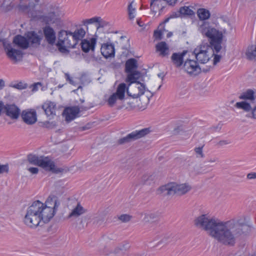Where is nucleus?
I'll return each mask as SVG.
<instances>
[{"mask_svg": "<svg viewBox=\"0 0 256 256\" xmlns=\"http://www.w3.org/2000/svg\"><path fill=\"white\" fill-rule=\"evenodd\" d=\"M164 1H166L169 5L173 6L176 2L178 0H151L150 4V8L154 14H156L158 11L159 12L158 16L160 14L163 9L164 8V6H162V4Z\"/></svg>", "mask_w": 256, "mask_h": 256, "instance_id": "obj_13", "label": "nucleus"}, {"mask_svg": "<svg viewBox=\"0 0 256 256\" xmlns=\"http://www.w3.org/2000/svg\"><path fill=\"white\" fill-rule=\"evenodd\" d=\"M14 88L18 90H24L26 89L28 87V84L26 83L22 82H19L17 84H16L12 86Z\"/></svg>", "mask_w": 256, "mask_h": 256, "instance_id": "obj_43", "label": "nucleus"}, {"mask_svg": "<svg viewBox=\"0 0 256 256\" xmlns=\"http://www.w3.org/2000/svg\"><path fill=\"white\" fill-rule=\"evenodd\" d=\"M162 32L161 30H156L154 32V36L156 39L160 40L162 39Z\"/></svg>", "mask_w": 256, "mask_h": 256, "instance_id": "obj_48", "label": "nucleus"}, {"mask_svg": "<svg viewBox=\"0 0 256 256\" xmlns=\"http://www.w3.org/2000/svg\"><path fill=\"white\" fill-rule=\"evenodd\" d=\"M156 218V216L154 214H146L145 215L144 220L146 222H148L154 220Z\"/></svg>", "mask_w": 256, "mask_h": 256, "instance_id": "obj_46", "label": "nucleus"}, {"mask_svg": "<svg viewBox=\"0 0 256 256\" xmlns=\"http://www.w3.org/2000/svg\"><path fill=\"white\" fill-rule=\"evenodd\" d=\"M134 1L132 2L128 6V16L130 20H132L135 17L134 13L136 12V8H133L132 4Z\"/></svg>", "mask_w": 256, "mask_h": 256, "instance_id": "obj_38", "label": "nucleus"}, {"mask_svg": "<svg viewBox=\"0 0 256 256\" xmlns=\"http://www.w3.org/2000/svg\"><path fill=\"white\" fill-rule=\"evenodd\" d=\"M28 170L32 174H36L38 172V169L37 168L31 167L28 168Z\"/></svg>", "mask_w": 256, "mask_h": 256, "instance_id": "obj_54", "label": "nucleus"}, {"mask_svg": "<svg viewBox=\"0 0 256 256\" xmlns=\"http://www.w3.org/2000/svg\"><path fill=\"white\" fill-rule=\"evenodd\" d=\"M235 106L238 108L242 109L246 112H251L250 114L246 115L247 117L256 119V104H251L247 101L237 102Z\"/></svg>", "mask_w": 256, "mask_h": 256, "instance_id": "obj_11", "label": "nucleus"}, {"mask_svg": "<svg viewBox=\"0 0 256 256\" xmlns=\"http://www.w3.org/2000/svg\"><path fill=\"white\" fill-rule=\"evenodd\" d=\"M186 50H184L181 53L174 52L172 56V60L176 67H180L183 64L184 57L186 54Z\"/></svg>", "mask_w": 256, "mask_h": 256, "instance_id": "obj_26", "label": "nucleus"}, {"mask_svg": "<svg viewBox=\"0 0 256 256\" xmlns=\"http://www.w3.org/2000/svg\"><path fill=\"white\" fill-rule=\"evenodd\" d=\"M199 32L204 36L210 39V45L212 46L216 53L222 49L223 34L221 32L212 28L206 22H202L198 28Z\"/></svg>", "mask_w": 256, "mask_h": 256, "instance_id": "obj_3", "label": "nucleus"}, {"mask_svg": "<svg viewBox=\"0 0 256 256\" xmlns=\"http://www.w3.org/2000/svg\"><path fill=\"white\" fill-rule=\"evenodd\" d=\"M218 160V158H210L208 160H206L205 161H204V164H206L208 162H214Z\"/></svg>", "mask_w": 256, "mask_h": 256, "instance_id": "obj_56", "label": "nucleus"}, {"mask_svg": "<svg viewBox=\"0 0 256 256\" xmlns=\"http://www.w3.org/2000/svg\"><path fill=\"white\" fill-rule=\"evenodd\" d=\"M194 223L197 228L207 231L220 242L228 246H234L237 238L250 230V226L245 223L234 220L218 221L206 214L197 217Z\"/></svg>", "mask_w": 256, "mask_h": 256, "instance_id": "obj_1", "label": "nucleus"}, {"mask_svg": "<svg viewBox=\"0 0 256 256\" xmlns=\"http://www.w3.org/2000/svg\"><path fill=\"white\" fill-rule=\"evenodd\" d=\"M5 105L4 102L0 100V116L1 115L2 112L3 111Z\"/></svg>", "mask_w": 256, "mask_h": 256, "instance_id": "obj_60", "label": "nucleus"}, {"mask_svg": "<svg viewBox=\"0 0 256 256\" xmlns=\"http://www.w3.org/2000/svg\"><path fill=\"white\" fill-rule=\"evenodd\" d=\"M85 212V210L79 204H77L76 207L72 211L68 216V218L78 217L80 215L83 214Z\"/></svg>", "mask_w": 256, "mask_h": 256, "instance_id": "obj_33", "label": "nucleus"}, {"mask_svg": "<svg viewBox=\"0 0 256 256\" xmlns=\"http://www.w3.org/2000/svg\"><path fill=\"white\" fill-rule=\"evenodd\" d=\"M182 130V126H178L177 128H175L174 130V134H178L180 133V131Z\"/></svg>", "mask_w": 256, "mask_h": 256, "instance_id": "obj_59", "label": "nucleus"}, {"mask_svg": "<svg viewBox=\"0 0 256 256\" xmlns=\"http://www.w3.org/2000/svg\"><path fill=\"white\" fill-rule=\"evenodd\" d=\"M41 84L40 82L35 83L30 86V88H32V92H36L38 90V86H40Z\"/></svg>", "mask_w": 256, "mask_h": 256, "instance_id": "obj_55", "label": "nucleus"}, {"mask_svg": "<svg viewBox=\"0 0 256 256\" xmlns=\"http://www.w3.org/2000/svg\"><path fill=\"white\" fill-rule=\"evenodd\" d=\"M96 42V38H92L90 40L84 39L80 42L81 48L83 52H88L90 50L94 51Z\"/></svg>", "mask_w": 256, "mask_h": 256, "instance_id": "obj_21", "label": "nucleus"}, {"mask_svg": "<svg viewBox=\"0 0 256 256\" xmlns=\"http://www.w3.org/2000/svg\"><path fill=\"white\" fill-rule=\"evenodd\" d=\"M5 86V82L2 80L0 79V90H2Z\"/></svg>", "mask_w": 256, "mask_h": 256, "instance_id": "obj_62", "label": "nucleus"}, {"mask_svg": "<svg viewBox=\"0 0 256 256\" xmlns=\"http://www.w3.org/2000/svg\"><path fill=\"white\" fill-rule=\"evenodd\" d=\"M230 143V142L228 141V140H223L220 141L218 143V145L220 146H222L224 145L228 144H229Z\"/></svg>", "mask_w": 256, "mask_h": 256, "instance_id": "obj_57", "label": "nucleus"}, {"mask_svg": "<svg viewBox=\"0 0 256 256\" xmlns=\"http://www.w3.org/2000/svg\"><path fill=\"white\" fill-rule=\"evenodd\" d=\"M254 94V92L252 90L248 89L246 92L241 94L238 98L240 100H244V101L248 102V100L250 101V103L251 104H254L256 98Z\"/></svg>", "mask_w": 256, "mask_h": 256, "instance_id": "obj_27", "label": "nucleus"}, {"mask_svg": "<svg viewBox=\"0 0 256 256\" xmlns=\"http://www.w3.org/2000/svg\"><path fill=\"white\" fill-rule=\"evenodd\" d=\"M127 90H128V87H126V84L122 83L118 86L116 91L114 94H116L118 99L122 100L124 98V94L126 91L127 92Z\"/></svg>", "mask_w": 256, "mask_h": 256, "instance_id": "obj_31", "label": "nucleus"}, {"mask_svg": "<svg viewBox=\"0 0 256 256\" xmlns=\"http://www.w3.org/2000/svg\"><path fill=\"white\" fill-rule=\"evenodd\" d=\"M154 176L152 175L145 174L142 178V182L144 184L150 185L154 180Z\"/></svg>", "mask_w": 256, "mask_h": 256, "instance_id": "obj_37", "label": "nucleus"}, {"mask_svg": "<svg viewBox=\"0 0 256 256\" xmlns=\"http://www.w3.org/2000/svg\"><path fill=\"white\" fill-rule=\"evenodd\" d=\"M42 108L44 110L46 114L48 116H50L55 114L56 104L52 102L45 103L42 106Z\"/></svg>", "mask_w": 256, "mask_h": 256, "instance_id": "obj_30", "label": "nucleus"}, {"mask_svg": "<svg viewBox=\"0 0 256 256\" xmlns=\"http://www.w3.org/2000/svg\"><path fill=\"white\" fill-rule=\"evenodd\" d=\"M214 52L212 46L206 44L196 48L193 54L198 63L206 64L213 56Z\"/></svg>", "mask_w": 256, "mask_h": 256, "instance_id": "obj_6", "label": "nucleus"}, {"mask_svg": "<svg viewBox=\"0 0 256 256\" xmlns=\"http://www.w3.org/2000/svg\"><path fill=\"white\" fill-rule=\"evenodd\" d=\"M156 51L160 52V56L164 57L169 54V48L165 42H160L156 46Z\"/></svg>", "mask_w": 256, "mask_h": 256, "instance_id": "obj_28", "label": "nucleus"}, {"mask_svg": "<svg viewBox=\"0 0 256 256\" xmlns=\"http://www.w3.org/2000/svg\"><path fill=\"white\" fill-rule=\"evenodd\" d=\"M108 24V22L103 20L100 17V19L99 20L98 22H97L96 28L97 29H98L100 28H104L105 26H106Z\"/></svg>", "mask_w": 256, "mask_h": 256, "instance_id": "obj_47", "label": "nucleus"}, {"mask_svg": "<svg viewBox=\"0 0 256 256\" xmlns=\"http://www.w3.org/2000/svg\"><path fill=\"white\" fill-rule=\"evenodd\" d=\"M3 112L12 119H17L20 114V109L14 104L5 105Z\"/></svg>", "mask_w": 256, "mask_h": 256, "instance_id": "obj_15", "label": "nucleus"}, {"mask_svg": "<svg viewBox=\"0 0 256 256\" xmlns=\"http://www.w3.org/2000/svg\"><path fill=\"white\" fill-rule=\"evenodd\" d=\"M171 18H170V16L168 18H166L164 20V22H163L164 24H166V22H168L169 20Z\"/></svg>", "mask_w": 256, "mask_h": 256, "instance_id": "obj_64", "label": "nucleus"}, {"mask_svg": "<svg viewBox=\"0 0 256 256\" xmlns=\"http://www.w3.org/2000/svg\"><path fill=\"white\" fill-rule=\"evenodd\" d=\"M158 76L159 77V78H161L162 80H163L164 78V75L163 74V73H160L158 74Z\"/></svg>", "mask_w": 256, "mask_h": 256, "instance_id": "obj_63", "label": "nucleus"}, {"mask_svg": "<svg viewBox=\"0 0 256 256\" xmlns=\"http://www.w3.org/2000/svg\"><path fill=\"white\" fill-rule=\"evenodd\" d=\"M198 62L197 60L188 59L184 64V68L188 73L196 74L201 72Z\"/></svg>", "mask_w": 256, "mask_h": 256, "instance_id": "obj_14", "label": "nucleus"}, {"mask_svg": "<svg viewBox=\"0 0 256 256\" xmlns=\"http://www.w3.org/2000/svg\"><path fill=\"white\" fill-rule=\"evenodd\" d=\"M26 39L28 41V46L30 44L33 47H36L40 44L42 39L41 36H38L35 32H28L26 34Z\"/></svg>", "mask_w": 256, "mask_h": 256, "instance_id": "obj_20", "label": "nucleus"}, {"mask_svg": "<svg viewBox=\"0 0 256 256\" xmlns=\"http://www.w3.org/2000/svg\"><path fill=\"white\" fill-rule=\"evenodd\" d=\"M70 31L62 30L58 34V40L68 48H74L77 42L69 36Z\"/></svg>", "mask_w": 256, "mask_h": 256, "instance_id": "obj_12", "label": "nucleus"}, {"mask_svg": "<svg viewBox=\"0 0 256 256\" xmlns=\"http://www.w3.org/2000/svg\"><path fill=\"white\" fill-rule=\"evenodd\" d=\"M138 68V61L136 59L130 58L128 60L125 64V72L127 74L126 82H128L129 86L136 83L137 84H141L142 88H139V92L132 94L127 90V94L133 98H136L143 94L145 90V86L144 84L138 81L140 76V72L136 70Z\"/></svg>", "mask_w": 256, "mask_h": 256, "instance_id": "obj_2", "label": "nucleus"}, {"mask_svg": "<svg viewBox=\"0 0 256 256\" xmlns=\"http://www.w3.org/2000/svg\"><path fill=\"white\" fill-rule=\"evenodd\" d=\"M59 206L60 202L58 201V198L54 195L50 196L44 204L45 208H51V209L54 210L55 212H56Z\"/></svg>", "mask_w": 256, "mask_h": 256, "instance_id": "obj_25", "label": "nucleus"}, {"mask_svg": "<svg viewBox=\"0 0 256 256\" xmlns=\"http://www.w3.org/2000/svg\"><path fill=\"white\" fill-rule=\"evenodd\" d=\"M42 206V202L40 200L34 202L26 210V214L24 218L25 224L30 228H36L40 226L42 217L40 215V206Z\"/></svg>", "mask_w": 256, "mask_h": 256, "instance_id": "obj_4", "label": "nucleus"}, {"mask_svg": "<svg viewBox=\"0 0 256 256\" xmlns=\"http://www.w3.org/2000/svg\"><path fill=\"white\" fill-rule=\"evenodd\" d=\"M36 4H29L28 5L19 4L18 8L20 10L27 13L30 17L34 18L36 17V12L34 10Z\"/></svg>", "mask_w": 256, "mask_h": 256, "instance_id": "obj_24", "label": "nucleus"}, {"mask_svg": "<svg viewBox=\"0 0 256 256\" xmlns=\"http://www.w3.org/2000/svg\"><path fill=\"white\" fill-rule=\"evenodd\" d=\"M246 178L248 180H254L256 179V172H252L248 174Z\"/></svg>", "mask_w": 256, "mask_h": 256, "instance_id": "obj_51", "label": "nucleus"}, {"mask_svg": "<svg viewBox=\"0 0 256 256\" xmlns=\"http://www.w3.org/2000/svg\"><path fill=\"white\" fill-rule=\"evenodd\" d=\"M181 16V14L180 12V10L177 12H174L172 13V14L170 16V18H176Z\"/></svg>", "mask_w": 256, "mask_h": 256, "instance_id": "obj_50", "label": "nucleus"}, {"mask_svg": "<svg viewBox=\"0 0 256 256\" xmlns=\"http://www.w3.org/2000/svg\"><path fill=\"white\" fill-rule=\"evenodd\" d=\"M150 131V128H149L134 131L126 136L118 140L117 143L120 145L128 144L146 136L148 134Z\"/></svg>", "mask_w": 256, "mask_h": 256, "instance_id": "obj_9", "label": "nucleus"}, {"mask_svg": "<svg viewBox=\"0 0 256 256\" xmlns=\"http://www.w3.org/2000/svg\"><path fill=\"white\" fill-rule=\"evenodd\" d=\"M100 19V17L96 16L90 19H86L84 20H83L82 22L84 25L87 26L88 24H92L94 23L97 24V22H98Z\"/></svg>", "mask_w": 256, "mask_h": 256, "instance_id": "obj_39", "label": "nucleus"}, {"mask_svg": "<svg viewBox=\"0 0 256 256\" xmlns=\"http://www.w3.org/2000/svg\"><path fill=\"white\" fill-rule=\"evenodd\" d=\"M0 42L2 43L6 56L10 60L14 63L22 60L24 53L21 50L12 48L6 38H0Z\"/></svg>", "mask_w": 256, "mask_h": 256, "instance_id": "obj_8", "label": "nucleus"}, {"mask_svg": "<svg viewBox=\"0 0 256 256\" xmlns=\"http://www.w3.org/2000/svg\"><path fill=\"white\" fill-rule=\"evenodd\" d=\"M44 34L47 42L52 46L56 42V32L50 26H46L43 28Z\"/></svg>", "mask_w": 256, "mask_h": 256, "instance_id": "obj_17", "label": "nucleus"}, {"mask_svg": "<svg viewBox=\"0 0 256 256\" xmlns=\"http://www.w3.org/2000/svg\"><path fill=\"white\" fill-rule=\"evenodd\" d=\"M197 14L199 19L202 20V22L204 20H208L210 16V12L208 10L202 8L198 10Z\"/></svg>", "mask_w": 256, "mask_h": 256, "instance_id": "obj_32", "label": "nucleus"}, {"mask_svg": "<svg viewBox=\"0 0 256 256\" xmlns=\"http://www.w3.org/2000/svg\"><path fill=\"white\" fill-rule=\"evenodd\" d=\"M44 10L46 14L40 16V19L46 24L54 23L61 14L60 8L55 4H48Z\"/></svg>", "mask_w": 256, "mask_h": 256, "instance_id": "obj_7", "label": "nucleus"}, {"mask_svg": "<svg viewBox=\"0 0 256 256\" xmlns=\"http://www.w3.org/2000/svg\"><path fill=\"white\" fill-rule=\"evenodd\" d=\"M118 98V96H116V94L114 93L112 94L108 100V105L110 106H112L116 103Z\"/></svg>", "mask_w": 256, "mask_h": 256, "instance_id": "obj_41", "label": "nucleus"}, {"mask_svg": "<svg viewBox=\"0 0 256 256\" xmlns=\"http://www.w3.org/2000/svg\"><path fill=\"white\" fill-rule=\"evenodd\" d=\"M246 56L250 60H256V46L252 45L248 48Z\"/></svg>", "mask_w": 256, "mask_h": 256, "instance_id": "obj_34", "label": "nucleus"}, {"mask_svg": "<svg viewBox=\"0 0 256 256\" xmlns=\"http://www.w3.org/2000/svg\"><path fill=\"white\" fill-rule=\"evenodd\" d=\"M40 215L42 217V222L43 223H47L54 217L56 214V212L54 210L51 209V208H45L44 206V204L42 203V206H40Z\"/></svg>", "mask_w": 256, "mask_h": 256, "instance_id": "obj_16", "label": "nucleus"}, {"mask_svg": "<svg viewBox=\"0 0 256 256\" xmlns=\"http://www.w3.org/2000/svg\"><path fill=\"white\" fill-rule=\"evenodd\" d=\"M21 116L24 122L28 124H32L37 120L36 114L34 110H23L21 114Z\"/></svg>", "mask_w": 256, "mask_h": 256, "instance_id": "obj_19", "label": "nucleus"}, {"mask_svg": "<svg viewBox=\"0 0 256 256\" xmlns=\"http://www.w3.org/2000/svg\"><path fill=\"white\" fill-rule=\"evenodd\" d=\"M8 166L6 165L0 166V174L4 172H8Z\"/></svg>", "mask_w": 256, "mask_h": 256, "instance_id": "obj_52", "label": "nucleus"}, {"mask_svg": "<svg viewBox=\"0 0 256 256\" xmlns=\"http://www.w3.org/2000/svg\"><path fill=\"white\" fill-rule=\"evenodd\" d=\"M44 126L46 128L52 129L56 127V123L55 121L50 122L47 121L44 122Z\"/></svg>", "mask_w": 256, "mask_h": 256, "instance_id": "obj_45", "label": "nucleus"}, {"mask_svg": "<svg viewBox=\"0 0 256 256\" xmlns=\"http://www.w3.org/2000/svg\"><path fill=\"white\" fill-rule=\"evenodd\" d=\"M190 190V187L185 184H178L176 183H168L160 187L158 193L163 196H173L174 194L182 195Z\"/></svg>", "mask_w": 256, "mask_h": 256, "instance_id": "obj_5", "label": "nucleus"}, {"mask_svg": "<svg viewBox=\"0 0 256 256\" xmlns=\"http://www.w3.org/2000/svg\"><path fill=\"white\" fill-rule=\"evenodd\" d=\"M12 43L22 50H26L29 47L28 41L26 36L24 37L20 34L16 35L14 38Z\"/></svg>", "mask_w": 256, "mask_h": 256, "instance_id": "obj_22", "label": "nucleus"}, {"mask_svg": "<svg viewBox=\"0 0 256 256\" xmlns=\"http://www.w3.org/2000/svg\"><path fill=\"white\" fill-rule=\"evenodd\" d=\"M56 46L58 48V50L60 52H68V50H66V48L67 46L65 45H64L62 42H60V40H58V43L56 44Z\"/></svg>", "mask_w": 256, "mask_h": 256, "instance_id": "obj_42", "label": "nucleus"}, {"mask_svg": "<svg viewBox=\"0 0 256 256\" xmlns=\"http://www.w3.org/2000/svg\"><path fill=\"white\" fill-rule=\"evenodd\" d=\"M27 159L30 164L38 166L41 160V156L39 157L36 154H30L28 155Z\"/></svg>", "mask_w": 256, "mask_h": 256, "instance_id": "obj_35", "label": "nucleus"}, {"mask_svg": "<svg viewBox=\"0 0 256 256\" xmlns=\"http://www.w3.org/2000/svg\"><path fill=\"white\" fill-rule=\"evenodd\" d=\"M80 112V108L78 106L68 107L64 110L63 114L66 116V120L70 122L76 118Z\"/></svg>", "mask_w": 256, "mask_h": 256, "instance_id": "obj_18", "label": "nucleus"}, {"mask_svg": "<svg viewBox=\"0 0 256 256\" xmlns=\"http://www.w3.org/2000/svg\"><path fill=\"white\" fill-rule=\"evenodd\" d=\"M204 146V144H203L202 146L196 147L194 148V151L196 154V156L198 158H203L204 157V154L203 153V148Z\"/></svg>", "mask_w": 256, "mask_h": 256, "instance_id": "obj_40", "label": "nucleus"}, {"mask_svg": "<svg viewBox=\"0 0 256 256\" xmlns=\"http://www.w3.org/2000/svg\"><path fill=\"white\" fill-rule=\"evenodd\" d=\"M131 218L132 216L126 214H122L118 217V219L124 222H126L130 221Z\"/></svg>", "mask_w": 256, "mask_h": 256, "instance_id": "obj_44", "label": "nucleus"}, {"mask_svg": "<svg viewBox=\"0 0 256 256\" xmlns=\"http://www.w3.org/2000/svg\"><path fill=\"white\" fill-rule=\"evenodd\" d=\"M130 247L128 244H124L122 246H120V248L121 250H126L128 248Z\"/></svg>", "mask_w": 256, "mask_h": 256, "instance_id": "obj_61", "label": "nucleus"}, {"mask_svg": "<svg viewBox=\"0 0 256 256\" xmlns=\"http://www.w3.org/2000/svg\"><path fill=\"white\" fill-rule=\"evenodd\" d=\"M86 33V31L84 28H80L76 29L74 32L70 31V32L68 34H69L70 38H74L78 43L79 40H82V39Z\"/></svg>", "mask_w": 256, "mask_h": 256, "instance_id": "obj_29", "label": "nucleus"}, {"mask_svg": "<svg viewBox=\"0 0 256 256\" xmlns=\"http://www.w3.org/2000/svg\"><path fill=\"white\" fill-rule=\"evenodd\" d=\"M65 76L67 80L69 81L70 83L72 84H74V82L72 80V78L68 74H65Z\"/></svg>", "mask_w": 256, "mask_h": 256, "instance_id": "obj_58", "label": "nucleus"}, {"mask_svg": "<svg viewBox=\"0 0 256 256\" xmlns=\"http://www.w3.org/2000/svg\"><path fill=\"white\" fill-rule=\"evenodd\" d=\"M214 64L216 65L218 62L220 61L221 56L218 54H214Z\"/></svg>", "mask_w": 256, "mask_h": 256, "instance_id": "obj_53", "label": "nucleus"}, {"mask_svg": "<svg viewBox=\"0 0 256 256\" xmlns=\"http://www.w3.org/2000/svg\"><path fill=\"white\" fill-rule=\"evenodd\" d=\"M101 52L106 58L114 56L115 50L114 44H104L102 46Z\"/></svg>", "mask_w": 256, "mask_h": 256, "instance_id": "obj_23", "label": "nucleus"}, {"mask_svg": "<svg viewBox=\"0 0 256 256\" xmlns=\"http://www.w3.org/2000/svg\"><path fill=\"white\" fill-rule=\"evenodd\" d=\"M38 166L46 170L50 171L56 174L61 172L64 170V169L62 168H56L54 162L48 157L44 156H41V160Z\"/></svg>", "mask_w": 256, "mask_h": 256, "instance_id": "obj_10", "label": "nucleus"}, {"mask_svg": "<svg viewBox=\"0 0 256 256\" xmlns=\"http://www.w3.org/2000/svg\"><path fill=\"white\" fill-rule=\"evenodd\" d=\"M140 86H134V87H132L131 88V90H129V89L128 88V90L130 92H132V94H138L139 92V90L140 88H142V86H141V84H140ZM130 86L128 85V87L129 86Z\"/></svg>", "mask_w": 256, "mask_h": 256, "instance_id": "obj_49", "label": "nucleus"}, {"mask_svg": "<svg viewBox=\"0 0 256 256\" xmlns=\"http://www.w3.org/2000/svg\"><path fill=\"white\" fill-rule=\"evenodd\" d=\"M180 12L181 16H192L194 15V12L188 6H184L180 8Z\"/></svg>", "mask_w": 256, "mask_h": 256, "instance_id": "obj_36", "label": "nucleus"}]
</instances>
